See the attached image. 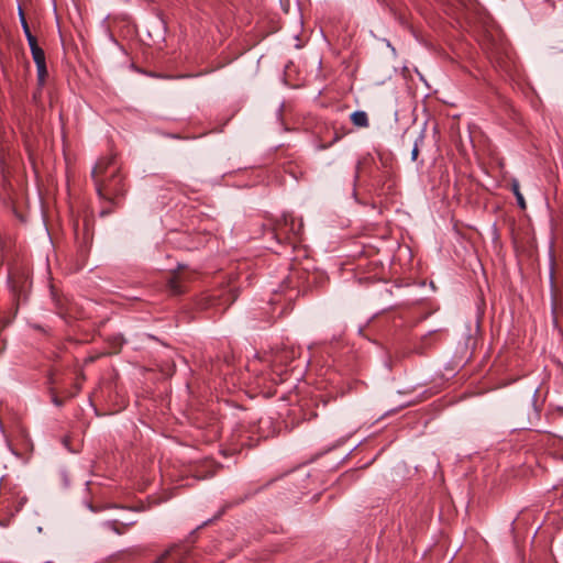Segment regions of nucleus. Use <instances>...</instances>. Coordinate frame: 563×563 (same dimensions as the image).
<instances>
[{
    "label": "nucleus",
    "instance_id": "nucleus-1",
    "mask_svg": "<svg viewBox=\"0 0 563 563\" xmlns=\"http://www.w3.org/2000/svg\"><path fill=\"white\" fill-rule=\"evenodd\" d=\"M91 177L101 205L99 214L104 218L121 206L126 194L124 175L115 155L100 158L91 172Z\"/></svg>",
    "mask_w": 563,
    "mask_h": 563
},
{
    "label": "nucleus",
    "instance_id": "nucleus-2",
    "mask_svg": "<svg viewBox=\"0 0 563 563\" xmlns=\"http://www.w3.org/2000/svg\"><path fill=\"white\" fill-rule=\"evenodd\" d=\"M298 351L295 347H283L274 352L267 362L271 366V379L275 383H282L285 380L287 374V367L298 356Z\"/></svg>",
    "mask_w": 563,
    "mask_h": 563
},
{
    "label": "nucleus",
    "instance_id": "nucleus-3",
    "mask_svg": "<svg viewBox=\"0 0 563 563\" xmlns=\"http://www.w3.org/2000/svg\"><path fill=\"white\" fill-rule=\"evenodd\" d=\"M302 223L295 224L294 219H290V227L288 228V219H284V223H278L276 229V235L279 236L282 234H286L287 239H290L289 234L291 233L294 236H298L301 232Z\"/></svg>",
    "mask_w": 563,
    "mask_h": 563
},
{
    "label": "nucleus",
    "instance_id": "nucleus-4",
    "mask_svg": "<svg viewBox=\"0 0 563 563\" xmlns=\"http://www.w3.org/2000/svg\"><path fill=\"white\" fill-rule=\"evenodd\" d=\"M351 121L357 128H367L368 124H369L368 117H367V113L365 111H355V112H353L351 114Z\"/></svg>",
    "mask_w": 563,
    "mask_h": 563
},
{
    "label": "nucleus",
    "instance_id": "nucleus-5",
    "mask_svg": "<svg viewBox=\"0 0 563 563\" xmlns=\"http://www.w3.org/2000/svg\"><path fill=\"white\" fill-rule=\"evenodd\" d=\"M168 288L173 295H180L184 292V286L180 284L179 277L177 275L169 279Z\"/></svg>",
    "mask_w": 563,
    "mask_h": 563
},
{
    "label": "nucleus",
    "instance_id": "nucleus-6",
    "mask_svg": "<svg viewBox=\"0 0 563 563\" xmlns=\"http://www.w3.org/2000/svg\"><path fill=\"white\" fill-rule=\"evenodd\" d=\"M511 191L514 192V195H515V197L517 199L518 206L521 209H526V201H525V198H523L522 194L520 192L519 183H518L517 179H514L511 181Z\"/></svg>",
    "mask_w": 563,
    "mask_h": 563
},
{
    "label": "nucleus",
    "instance_id": "nucleus-7",
    "mask_svg": "<svg viewBox=\"0 0 563 563\" xmlns=\"http://www.w3.org/2000/svg\"><path fill=\"white\" fill-rule=\"evenodd\" d=\"M31 54H32L35 65L46 63L45 62V53L41 47L33 48L31 51Z\"/></svg>",
    "mask_w": 563,
    "mask_h": 563
},
{
    "label": "nucleus",
    "instance_id": "nucleus-8",
    "mask_svg": "<svg viewBox=\"0 0 563 563\" xmlns=\"http://www.w3.org/2000/svg\"><path fill=\"white\" fill-rule=\"evenodd\" d=\"M36 70H37V80H38V84H40L41 86H43V85H44V82H45L46 76H47L46 63L37 64V65H36Z\"/></svg>",
    "mask_w": 563,
    "mask_h": 563
},
{
    "label": "nucleus",
    "instance_id": "nucleus-9",
    "mask_svg": "<svg viewBox=\"0 0 563 563\" xmlns=\"http://www.w3.org/2000/svg\"><path fill=\"white\" fill-rule=\"evenodd\" d=\"M19 16H20V21H21V25H22L24 34L27 35V34L32 33L21 8H19Z\"/></svg>",
    "mask_w": 563,
    "mask_h": 563
},
{
    "label": "nucleus",
    "instance_id": "nucleus-10",
    "mask_svg": "<svg viewBox=\"0 0 563 563\" xmlns=\"http://www.w3.org/2000/svg\"><path fill=\"white\" fill-rule=\"evenodd\" d=\"M369 162L371 158H363L357 163L354 176L355 180H357L361 177L363 166L367 165Z\"/></svg>",
    "mask_w": 563,
    "mask_h": 563
},
{
    "label": "nucleus",
    "instance_id": "nucleus-11",
    "mask_svg": "<svg viewBox=\"0 0 563 563\" xmlns=\"http://www.w3.org/2000/svg\"><path fill=\"white\" fill-rule=\"evenodd\" d=\"M423 142V135L421 134L418 140L415 142L413 148L411 151V159L416 161L419 155V143Z\"/></svg>",
    "mask_w": 563,
    "mask_h": 563
},
{
    "label": "nucleus",
    "instance_id": "nucleus-12",
    "mask_svg": "<svg viewBox=\"0 0 563 563\" xmlns=\"http://www.w3.org/2000/svg\"><path fill=\"white\" fill-rule=\"evenodd\" d=\"M238 298V292L235 289L230 288L228 290L227 297L223 299L224 303H232Z\"/></svg>",
    "mask_w": 563,
    "mask_h": 563
},
{
    "label": "nucleus",
    "instance_id": "nucleus-13",
    "mask_svg": "<svg viewBox=\"0 0 563 563\" xmlns=\"http://www.w3.org/2000/svg\"><path fill=\"white\" fill-rule=\"evenodd\" d=\"M26 40H27V43H29V46H30V49L32 51L33 48H37L40 47L38 44H37V40L36 37L30 33L27 35H25Z\"/></svg>",
    "mask_w": 563,
    "mask_h": 563
},
{
    "label": "nucleus",
    "instance_id": "nucleus-14",
    "mask_svg": "<svg viewBox=\"0 0 563 563\" xmlns=\"http://www.w3.org/2000/svg\"><path fill=\"white\" fill-rule=\"evenodd\" d=\"M52 401L54 402V405H56V406H58V407L63 405V400H62V399H59L56 395H54V396L52 397Z\"/></svg>",
    "mask_w": 563,
    "mask_h": 563
},
{
    "label": "nucleus",
    "instance_id": "nucleus-15",
    "mask_svg": "<svg viewBox=\"0 0 563 563\" xmlns=\"http://www.w3.org/2000/svg\"><path fill=\"white\" fill-rule=\"evenodd\" d=\"M168 555V552H165L163 553L157 560L155 563H163V561L166 559V556Z\"/></svg>",
    "mask_w": 563,
    "mask_h": 563
}]
</instances>
